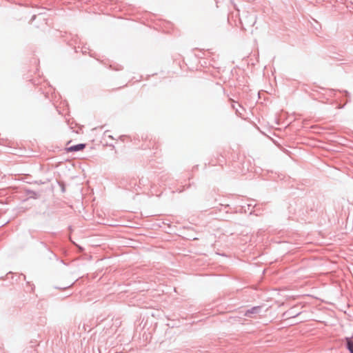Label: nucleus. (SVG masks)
Masks as SVG:
<instances>
[{
    "mask_svg": "<svg viewBox=\"0 0 353 353\" xmlns=\"http://www.w3.org/2000/svg\"><path fill=\"white\" fill-rule=\"evenodd\" d=\"M85 144H78L74 146L68 147L66 148L67 152H75L79 150H82L85 148Z\"/></svg>",
    "mask_w": 353,
    "mask_h": 353,
    "instance_id": "nucleus-1",
    "label": "nucleus"
},
{
    "mask_svg": "<svg viewBox=\"0 0 353 353\" xmlns=\"http://www.w3.org/2000/svg\"><path fill=\"white\" fill-rule=\"evenodd\" d=\"M347 348L351 353H353V337L347 338Z\"/></svg>",
    "mask_w": 353,
    "mask_h": 353,
    "instance_id": "nucleus-2",
    "label": "nucleus"
},
{
    "mask_svg": "<svg viewBox=\"0 0 353 353\" xmlns=\"http://www.w3.org/2000/svg\"><path fill=\"white\" fill-rule=\"evenodd\" d=\"M256 310H257V308L256 307H254L252 310L247 311L245 315L246 316L250 317L251 314H254V313L256 312Z\"/></svg>",
    "mask_w": 353,
    "mask_h": 353,
    "instance_id": "nucleus-3",
    "label": "nucleus"
},
{
    "mask_svg": "<svg viewBox=\"0 0 353 353\" xmlns=\"http://www.w3.org/2000/svg\"><path fill=\"white\" fill-rule=\"evenodd\" d=\"M104 136L108 137L110 139H113L112 136L110 134V131L107 130L104 132Z\"/></svg>",
    "mask_w": 353,
    "mask_h": 353,
    "instance_id": "nucleus-4",
    "label": "nucleus"
}]
</instances>
